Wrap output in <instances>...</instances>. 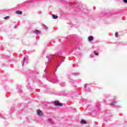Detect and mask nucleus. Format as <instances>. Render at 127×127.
<instances>
[{
    "label": "nucleus",
    "instance_id": "nucleus-1",
    "mask_svg": "<svg viewBox=\"0 0 127 127\" xmlns=\"http://www.w3.org/2000/svg\"><path fill=\"white\" fill-rule=\"evenodd\" d=\"M55 106H59V107H63V104L60 103L59 101H55Z\"/></svg>",
    "mask_w": 127,
    "mask_h": 127
},
{
    "label": "nucleus",
    "instance_id": "nucleus-2",
    "mask_svg": "<svg viewBox=\"0 0 127 127\" xmlns=\"http://www.w3.org/2000/svg\"><path fill=\"white\" fill-rule=\"evenodd\" d=\"M37 114L39 116H42L43 115L42 111L40 110V109H39L38 111H37Z\"/></svg>",
    "mask_w": 127,
    "mask_h": 127
},
{
    "label": "nucleus",
    "instance_id": "nucleus-3",
    "mask_svg": "<svg viewBox=\"0 0 127 127\" xmlns=\"http://www.w3.org/2000/svg\"><path fill=\"white\" fill-rule=\"evenodd\" d=\"M88 39L89 41H92V40H94V37L92 36H89L88 38Z\"/></svg>",
    "mask_w": 127,
    "mask_h": 127
},
{
    "label": "nucleus",
    "instance_id": "nucleus-4",
    "mask_svg": "<svg viewBox=\"0 0 127 127\" xmlns=\"http://www.w3.org/2000/svg\"><path fill=\"white\" fill-rule=\"evenodd\" d=\"M16 14H22V11H20V10H17L15 12Z\"/></svg>",
    "mask_w": 127,
    "mask_h": 127
},
{
    "label": "nucleus",
    "instance_id": "nucleus-5",
    "mask_svg": "<svg viewBox=\"0 0 127 127\" xmlns=\"http://www.w3.org/2000/svg\"><path fill=\"white\" fill-rule=\"evenodd\" d=\"M80 124L87 125V122H86L85 120H81L80 122Z\"/></svg>",
    "mask_w": 127,
    "mask_h": 127
},
{
    "label": "nucleus",
    "instance_id": "nucleus-6",
    "mask_svg": "<svg viewBox=\"0 0 127 127\" xmlns=\"http://www.w3.org/2000/svg\"><path fill=\"white\" fill-rule=\"evenodd\" d=\"M26 60V58L24 57L23 59V64H22V66H23V65H24V63H25V61Z\"/></svg>",
    "mask_w": 127,
    "mask_h": 127
},
{
    "label": "nucleus",
    "instance_id": "nucleus-7",
    "mask_svg": "<svg viewBox=\"0 0 127 127\" xmlns=\"http://www.w3.org/2000/svg\"><path fill=\"white\" fill-rule=\"evenodd\" d=\"M52 17H53V18H54V19H56V18H58V16L54 14L52 15Z\"/></svg>",
    "mask_w": 127,
    "mask_h": 127
},
{
    "label": "nucleus",
    "instance_id": "nucleus-8",
    "mask_svg": "<svg viewBox=\"0 0 127 127\" xmlns=\"http://www.w3.org/2000/svg\"><path fill=\"white\" fill-rule=\"evenodd\" d=\"M94 54H95V55H96V56H98V55H99V53H97L96 51H94Z\"/></svg>",
    "mask_w": 127,
    "mask_h": 127
},
{
    "label": "nucleus",
    "instance_id": "nucleus-9",
    "mask_svg": "<svg viewBox=\"0 0 127 127\" xmlns=\"http://www.w3.org/2000/svg\"><path fill=\"white\" fill-rule=\"evenodd\" d=\"M116 104H117V102L115 101V102H113L111 103V105H116Z\"/></svg>",
    "mask_w": 127,
    "mask_h": 127
},
{
    "label": "nucleus",
    "instance_id": "nucleus-10",
    "mask_svg": "<svg viewBox=\"0 0 127 127\" xmlns=\"http://www.w3.org/2000/svg\"><path fill=\"white\" fill-rule=\"evenodd\" d=\"M4 19H8L9 18V16H7L3 18Z\"/></svg>",
    "mask_w": 127,
    "mask_h": 127
},
{
    "label": "nucleus",
    "instance_id": "nucleus-11",
    "mask_svg": "<svg viewBox=\"0 0 127 127\" xmlns=\"http://www.w3.org/2000/svg\"><path fill=\"white\" fill-rule=\"evenodd\" d=\"M115 36L116 37H118L119 36V33L117 32L115 33Z\"/></svg>",
    "mask_w": 127,
    "mask_h": 127
},
{
    "label": "nucleus",
    "instance_id": "nucleus-12",
    "mask_svg": "<svg viewBox=\"0 0 127 127\" xmlns=\"http://www.w3.org/2000/svg\"><path fill=\"white\" fill-rule=\"evenodd\" d=\"M123 1L125 3H127V0H123Z\"/></svg>",
    "mask_w": 127,
    "mask_h": 127
},
{
    "label": "nucleus",
    "instance_id": "nucleus-13",
    "mask_svg": "<svg viewBox=\"0 0 127 127\" xmlns=\"http://www.w3.org/2000/svg\"><path fill=\"white\" fill-rule=\"evenodd\" d=\"M35 32H39V31H38V30H36L35 31Z\"/></svg>",
    "mask_w": 127,
    "mask_h": 127
},
{
    "label": "nucleus",
    "instance_id": "nucleus-14",
    "mask_svg": "<svg viewBox=\"0 0 127 127\" xmlns=\"http://www.w3.org/2000/svg\"><path fill=\"white\" fill-rule=\"evenodd\" d=\"M48 29V28L47 27V28H46V29Z\"/></svg>",
    "mask_w": 127,
    "mask_h": 127
},
{
    "label": "nucleus",
    "instance_id": "nucleus-15",
    "mask_svg": "<svg viewBox=\"0 0 127 127\" xmlns=\"http://www.w3.org/2000/svg\"><path fill=\"white\" fill-rule=\"evenodd\" d=\"M53 31H54V30H53Z\"/></svg>",
    "mask_w": 127,
    "mask_h": 127
}]
</instances>
